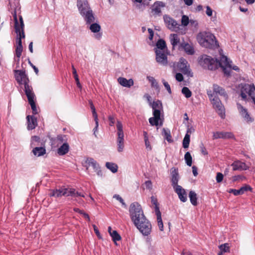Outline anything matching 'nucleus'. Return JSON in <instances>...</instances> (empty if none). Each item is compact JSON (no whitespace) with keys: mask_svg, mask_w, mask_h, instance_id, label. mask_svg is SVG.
Listing matches in <instances>:
<instances>
[{"mask_svg":"<svg viewBox=\"0 0 255 255\" xmlns=\"http://www.w3.org/2000/svg\"><path fill=\"white\" fill-rule=\"evenodd\" d=\"M129 213L134 226L143 236H148L151 232L152 226L146 218L141 205L137 202L130 205Z\"/></svg>","mask_w":255,"mask_h":255,"instance_id":"1","label":"nucleus"},{"mask_svg":"<svg viewBox=\"0 0 255 255\" xmlns=\"http://www.w3.org/2000/svg\"><path fill=\"white\" fill-rule=\"evenodd\" d=\"M220 60L214 59L210 56L207 55L202 56L199 60V64L204 69L214 70L220 67L222 68L225 74L229 76V71L226 67H231L228 61V58L223 54V50H219Z\"/></svg>","mask_w":255,"mask_h":255,"instance_id":"2","label":"nucleus"},{"mask_svg":"<svg viewBox=\"0 0 255 255\" xmlns=\"http://www.w3.org/2000/svg\"><path fill=\"white\" fill-rule=\"evenodd\" d=\"M197 40L201 46L206 48L213 49L219 47L215 36L212 33H198Z\"/></svg>","mask_w":255,"mask_h":255,"instance_id":"3","label":"nucleus"},{"mask_svg":"<svg viewBox=\"0 0 255 255\" xmlns=\"http://www.w3.org/2000/svg\"><path fill=\"white\" fill-rule=\"evenodd\" d=\"M77 5L80 13L84 17L87 23H91L94 21L93 11L87 0H78Z\"/></svg>","mask_w":255,"mask_h":255,"instance_id":"4","label":"nucleus"},{"mask_svg":"<svg viewBox=\"0 0 255 255\" xmlns=\"http://www.w3.org/2000/svg\"><path fill=\"white\" fill-rule=\"evenodd\" d=\"M14 76L17 82L21 86H23L25 94L33 92V88L30 84V81L25 70H15ZM22 88V87H21Z\"/></svg>","mask_w":255,"mask_h":255,"instance_id":"5","label":"nucleus"},{"mask_svg":"<svg viewBox=\"0 0 255 255\" xmlns=\"http://www.w3.org/2000/svg\"><path fill=\"white\" fill-rule=\"evenodd\" d=\"M207 95L213 104L214 108L221 118L224 119L225 116V108L218 97L215 95L214 94H212L211 91H208Z\"/></svg>","mask_w":255,"mask_h":255,"instance_id":"6","label":"nucleus"},{"mask_svg":"<svg viewBox=\"0 0 255 255\" xmlns=\"http://www.w3.org/2000/svg\"><path fill=\"white\" fill-rule=\"evenodd\" d=\"M255 93V87L254 84H244L242 85L240 96L242 100L247 101L248 100L247 94L250 97Z\"/></svg>","mask_w":255,"mask_h":255,"instance_id":"7","label":"nucleus"},{"mask_svg":"<svg viewBox=\"0 0 255 255\" xmlns=\"http://www.w3.org/2000/svg\"><path fill=\"white\" fill-rule=\"evenodd\" d=\"M177 67L179 71L183 73L185 75L192 77L193 74L190 69V66L188 61L183 58H181L178 62Z\"/></svg>","mask_w":255,"mask_h":255,"instance_id":"8","label":"nucleus"},{"mask_svg":"<svg viewBox=\"0 0 255 255\" xmlns=\"http://www.w3.org/2000/svg\"><path fill=\"white\" fill-rule=\"evenodd\" d=\"M11 14L13 15L14 20V28L15 30V32H24V25L22 16L20 15L19 16V20H18L15 9H14L13 11H11Z\"/></svg>","mask_w":255,"mask_h":255,"instance_id":"9","label":"nucleus"},{"mask_svg":"<svg viewBox=\"0 0 255 255\" xmlns=\"http://www.w3.org/2000/svg\"><path fill=\"white\" fill-rule=\"evenodd\" d=\"M234 139V135L231 132L216 131L213 132V139Z\"/></svg>","mask_w":255,"mask_h":255,"instance_id":"10","label":"nucleus"},{"mask_svg":"<svg viewBox=\"0 0 255 255\" xmlns=\"http://www.w3.org/2000/svg\"><path fill=\"white\" fill-rule=\"evenodd\" d=\"M29 104H30L33 115H36L38 113V110L36 107V105L35 102V95L34 92H32L28 94H25Z\"/></svg>","mask_w":255,"mask_h":255,"instance_id":"11","label":"nucleus"},{"mask_svg":"<svg viewBox=\"0 0 255 255\" xmlns=\"http://www.w3.org/2000/svg\"><path fill=\"white\" fill-rule=\"evenodd\" d=\"M68 188L61 187L59 189L51 190L49 193L50 197L58 198L62 196H68Z\"/></svg>","mask_w":255,"mask_h":255,"instance_id":"12","label":"nucleus"},{"mask_svg":"<svg viewBox=\"0 0 255 255\" xmlns=\"http://www.w3.org/2000/svg\"><path fill=\"white\" fill-rule=\"evenodd\" d=\"M156 61L162 65L167 64V55L165 51L155 50Z\"/></svg>","mask_w":255,"mask_h":255,"instance_id":"13","label":"nucleus"},{"mask_svg":"<svg viewBox=\"0 0 255 255\" xmlns=\"http://www.w3.org/2000/svg\"><path fill=\"white\" fill-rule=\"evenodd\" d=\"M237 106L240 115L247 122H253L254 119L250 117L247 109L244 108L239 103H237Z\"/></svg>","mask_w":255,"mask_h":255,"instance_id":"14","label":"nucleus"},{"mask_svg":"<svg viewBox=\"0 0 255 255\" xmlns=\"http://www.w3.org/2000/svg\"><path fill=\"white\" fill-rule=\"evenodd\" d=\"M153 117L149 119V123L152 126L161 127L163 125V120L161 118V114H153Z\"/></svg>","mask_w":255,"mask_h":255,"instance_id":"15","label":"nucleus"},{"mask_svg":"<svg viewBox=\"0 0 255 255\" xmlns=\"http://www.w3.org/2000/svg\"><path fill=\"white\" fill-rule=\"evenodd\" d=\"M164 20L168 28L171 30H174L179 26L176 20L168 15L164 16Z\"/></svg>","mask_w":255,"mask_h":255,"instance_id":"16","label":"nucleus"},{"mask_svg":"<svg viewBox=\"0 0 255 255\" xmlns=\"http://www.w3.org/2000/svg\"><path fill=\"white\" fill-rule=\"evenodd\" d=\"M172 170L171 182V185L174 189L178 186H180V185H178V182L180 177L177 169L173 168L172 169Z\"/></svg>","mask_w":255,"mask_h":255,"instance_id":"17","label":"nucleus"},{"mask_svg":"<svg viewBox=\"0 0 255 255\" xmlns=\"http://www.w3.org/2000/svg\"><path fill=\"white\" fill-rule=\"evenodd\" d=\"M175 192L177 194L179 199L183 202L187 201V194L185 190L182 186H178L174 188Z\"/></svg>","mask_w":255,"mask_h":255,"instance_id":"18","label":"nucleus"},{"mask_svg":"<svg viewBox=\"0 0 255 255\" xmlns=\"http://www.w3.org/2000/svg\"><path fill=\"white\" fill-rule=\"evenodd\" d=\"M27 121V129L28 130H32L34 129L37 125V118L32 116H27L26 117Z\"/></svg>","mask_w":255,"mask_h":255,"instance_id":"19","label":"nucleus"},{"mask_svg":"<svg viewBox=\"0 0 255 255\" xmlns=\"http://www.w3.org/2000/svg\"><path fill=\"white\" fill-rule=\"evenodd\" d=\"M180 47L183 49L185 52L188 55H192L195 53V49L192 44L183 42L181 44Z\"/></svg>","mask_w":255,"mask_h":255,"instance_id":"20","label":"nucleus"},{"mask_svg":"<svg viewBox=\"0 0 255 255\" xmlns=\"http://www.w3.org/2000/svg\"><path fill=\"white\" fill-rule=\"evenodd\" d=\"M231 166H233L234 171L236 170H246L248 169V166L244 162L239 160L234 161Z\"/></svg>","mask_w":255,"mask_h":255,"instance_id":"21","label":"nucleus"},{"mask_svg":"<svg viewBox=\"0 0 255 255\" xmlns=\"http://www.w3.org/2000/svg\"><path fill=\"white\" fill-rule=\"evenodd\" d=\"M117 129L118 138L117 140H124V133L123 130V125L120 121H117Z\"/></svg>","mask_w":255,"mask_h":255,"instance_id":"22","label":"nucleus"},{"mask_svg":"<svg viewBox=\"0 0 255 255\" xmlns=\"http://www.w3.org/2000/svg\"><path fill=\"white\" fill-rule=\"evenodd\" d=\"M151 105L153 114H161V111L162 110V105L161 101L159 100L154 101Z\"/></svg>","mask_w":255,"mask_h":255,"instance_id":"23","label":"nucleus"},{"mask_svg":"<svg viewBox=\"0 0 255 255\" xmlns=\"http://www.w3.org/2000/svg\"><path fill=\"white\" fill-rule=\"evenodd\" d=\"M86 162L93 167L95 171L96 172L98 175L101 174V171L100 169L99 164L92 158H88L86 160Z\"/></svg>","mask_w":255,"mask_h":255,"instance_id":"24","label":"nucleus"},{"mask_svg":"<svg viewBox=\"0 0 255 255\" xmlns=\"http://www.w3.org/2000/svg\"><path fill=\"white\" fill-rule=\"evenodd\" d=\"M118 81L120 85L125 87L129 88L133 85L134 82L132 79L127 80L125 78L119 77L118 79Z\"/></svg>","mask_w":255,"mask_h":255,"instance_id":"25","label":"nucleus"},{"mask_svg":"<svg viewBox=\"0 0 255 255\" xmlns=\"http://www.w3.org/2000/svg\"><path fill=\"white\" fill-rule=\"evenodd\" d=\"M108 232L112 237L113 242L116 245H117V242L121 240V236L118 234L117 231L113 230L111 227H108Z\"/></svg>","mask_w":255,"mask_h":255,"instance_id":"26","label":"nucleus"},{"mask_svg":"<svg viewBox=\"0 0 255 255\" xmlns=\"http://www.w3.org/2000/svg\"><path fill=\"white\" fill-rule=\"evenodd\" d=\"M180 33H172L170 35V40L173 47L178 45L180 43L179 34Z\"/></svg>","mask_w":255,"mask_h":255,"instance_id":"27","label":"nucleus"},{"mask_svg":"<svg viewBox=\"0 0 255 255\" xmlns=\"http://www.w3.org/2000/svg\"><path fill=\"white\" fill-rule=\"evenodd\" d=\"M69 150V146L67 142H64L58 148L57 153L59 155H63L68 152Z\"/></svg>","mask_w":255,"mask_h":255,"instance_id":"28","label":"nucleus"},{"mask_svg":"<svg viewBox=\"0 0 255 255\" xmlns=\"http://www.w3.org/2000/svg\"><path fill=\"white\" fill-rule=\"evenodd\" d=\"M163 6V3L161 1L155 2L152 6V12L154 14H158L161 12V7Z\"/></svg>","mask_w":255,"mask_h":255,"instance_id":"29","label":"nucleus"},{"mask_svg":"<svg viewBox=\"0 0 255 255\" xmlns=\"http://www.w3.org/2000/svg\"><path fill=\"white\" fill-rule=\"evenodd\" d=\"M156 47L155 48V50H161V51H166V43L164 40L163 39H159L156 44Z\"/></svg>","mask_w":255,"mask_h":255,"instance_id":"30","label":"nucleus"},{"mask_svg":"<svg viewBox=\"0 0 255 255\" xmlns=\"http://www.w3.org/2000/svg\"><path fill=\"white\" fill-rule=\"evenodd\" d=\"M34 155L37 156L43 155L46 153V149L43 147H35L32 150Z\"/></svg>","mask_w":255,"mask_h":255,"instance_id":"31","label":"nucleus"},{"mask_svg":"<svg viewBox=\"0 0 255 255\" xmlns=\"http://www.w3.org/2000/svg\"><path fill=\"white\" fill-rule=\"evenodd\" d=\"M68 196H72L73 197H85L84 194L76 191L74 188H68Z\"/></svg>","mask_w":255,"mask_h":255,"instance_id":"32","label":"nucleus"},{"mask_svg":"<svg viewBox=\"0 0 255 255\" xmlns=\"http://www.w3.org/2000/svg\"><path fill=\"white\" fill-rule=\"evenodd\" d=\"M215 95L219 94L220 95H225V90L221 87L218 86L217 84L213 85V93Z\"/></svg>","mask_w":255,"mask_h":255,"instance_id":"33","label":"nucleus"},{"mask_svg":"<svg viewBox=\"0 0 255 255\" xmlns=\"http://www.w3.org/2000/svg\"><path fill=\"white\" fill-rule=\"evenodd\" d=\"M162 134L164 138L167 140V141L169 142H171L173 141L172 139V137L170 134V131L168 129L163 128L162 131Z\"/></svg>","mask_w":255,"mask_h":255,"instance_id":"34","label":"nucleus"},{"mask_svg":"<svg viewBox=\"0 0 255 255\" xmlns=\"http://www.w3.org/2000/svg\"><path fill=\"white\" fill-rule=\"evenodd\" d=\"M157 213H155L157 216V222L158 228L161 231H163V224L161 218V214L160 210H157Z\"/></svg>","mask_w":255,"mask_h":255,"instance_id":"35","label":"nucleus"},{"mask_svg":"<svg viewBox=\"0 0 255 255\" xmlns=\"http://www.w3.org/2000/svg\"><path fill=\"white\" fill-rule=\"evenodd\" d=\"M189 197L191 204L194 206H196L197 205V197L196 193L193 191H190L189 194Z\"/></svg>","mask_w":255,"mask_h":255,"instance_id":"36","label":"nucleus"},{"mask_svg":"<svg viewBox=\"0 0 255 255\" xmlns=\"http://www.w3.org/2000/svg\"><path fill=\"white\" fill-rule=\"evenodd\" d=\"M106 166L113 173H116L118 170V165L114 163L108 162L106 163Z\"/></svg>","mask_w":255,"mask_h":255,"instance_id":"37","label":"nucleus"},{"mask_svg":"<svg viewBox=\"0 0 255 255\" xmlns=\"http://www.w3.org/2000/svg\"><path fill=\"white\" fill-rule=\"evenodd\" d=\"M195 22H196V24H197L196 21H194L192 20H190L189 21L188 17L185 15H183L182 16L181 23L184 26H187L189 23H190L191 24H193Z\"/></svg>","mask_w":255,"mask_h":255,"instance_id":"38","label":"nucleus"},{"mask_svg":"<svg viewBox=\"0 0 255 255\" xmlns=\"http://www.w3.org/2000/svg\"><path fill=\"white\" fill-rule=\"evenodd\" d=\"M72 69L73 70V74L74 75V79L76 81L77 86L79 88L81 89L82 85L80 83L78 75L77 74L76 70L73 65L72 66Z\"/></svg>","mask_w":255,"mask_h":255,"instance_id":"39","label":"nucleus"},{"mask_svg":"<svg viewBox=\"0 0 255 255\" xmlns=\"http://www.w3.org/2000/svg\"><path fill=\"white\" fill-rule=\"evenodd\" d=\"M184 159L187 165L189 166H191L192 163V157L189 152H187L185 154Z\"/></svg>","mask_w":255,"mask_h":255,"instance_id":"40","label":"nucleus"},{"mask_svg":"<svg viewBox=\"0 0 255 255\" xmlns=\"http://www.w3.org/2000/svg\"><path fill=\"white\" fill-rule=\"evenodd\" d=\"M190 135L188 133V132L185 134L182 142L183 147L184 148H187L189 147V143H190Z\"/></svg>","mask_w":255,"mask_h":255,"instance_id":"41","label":"nucleus"},{"mask_svg":"<svg viewBox=\"0 0 255 255\" xmlns=\"http://www.w3.org/2000/svg\"><path fill=\"white\" fill-rule=\"evenodd\" d=\"M147 79L151 83V86L155 88L156 89H159V86L157 82L154 77L151 76H147Z\"/></svg>","mask_w":255,"mask_h":255,"instance_id":"42","label":"nucleus"},{"mask_svg":"<svg viewBox=\"0 0 255 255\" xmlns=\"http://www.w3.org/2000/svg\"><path fill=\"white\" fill-rule=\"evenodd\" d=\"M182 93L186 98H189L192 96V92L189 89L186 87H184L182 89Z\"/></svg>","mask_w":255,"mask_h":255,"instance_id":"43","label":"nucleus"},{"mask_svg":"<svg viewBox=\"0 0 255 255\" xmlns=\"http://www.w3.org/2000/svg\"><path fill=\"white\" fill-rule=\"evenodd\" d=\"M151 202L152 204L154 206L155 212V213H157V210L158 209V210H160L158 207L157 199L154 196H152L151 197Z\"/></svg>","mask_w":255,"mask_h":255,"instance_id":"44","label":"nucleus"},{"mask_svg":"<svg viewBox=\"0 0 255 255\" xmlns=\"http://www.w3.org/2000/svg\"><path fill=\"white\" fill-rule=\"evenodd\" d=\"M90 29L91 32H99L101 30V26L96 23H93L90 25Z\"/></svg>","mask_w":255,"mask_h":255,"instance_id":"45","label":"nucleus"},{"mask_svg":"<svg viewBox=\"0 0 255 255\" xmlns=\"http://www.w3.org/2000/svg\"><path fill=\"white\" fill-rule=\"evenodd\" d=\"M117 150L118 152H122L124 148V140H117Z\"/></svg>","mask_w":255,"mask_h":255,"instance_id":"46","label":"nucleus"},{"mask_svg":"<svg viewBox=\"0 0 255 255\" xmlns=\"http://www.w3.org/2000/svg\"><path fill=\"white\" fill-rule=\"evenodd\" d=\"M232 179L233 182L237 181L240 182L245 180L246 179V177L243 175H238L233 176Z\"/></svg>","mask_w":255,"mask_h":255,"instance_id":"47","label":"nucleus"},{"mask_svg":"<svg viewBox=\"0 0 255 255\" xmlns=\"http://www.w3.org/2000/svg\"><path fill=\"white\" fill-rule=\"evenodd\" d=\"M219 249L224 253L229 252V247L228 244H224L219 246Z\"/></svg>","mask_w":255,"mask_h":255,"instance_id":"48","label":"nucleus"},{"mask_svg":"<svg viewBox=\"0 0 255 255\" xmlns=\"http://www.w3.org/2000/svg\"><path fill=\"white\" fill-rule=\"evenodd\" d=\"M252 188L250 185H245V186L242 187L240 190L242 193V194H243L245 193V192L248 191H251Z\"/></svg>","mask_w":255,"mask_h":255,"instance_id":"49","label":"nucleus"},{"mask_svg":"<svg viewBox=\"0 0 255 255\" xmlns=\"http://www.w3.org/2000/svg\"><path fill=\"white\" fill-rule=\"evenodd\" d=\"M108 120L109 121V126H113L115 123V116L114 115H110L108 117Z\"/></svg>","mask_w":255,"mask_h":255,"instance_id":"50","label":"nucleus"},{"mask_svg":"<svg viewBox=\"0 0 255 255\" xmlns=\"http://www.w3.org/2000/svg\"><path fill=\"white\" fill-rule=\"evenodd\" d=\"M16 55L18 58H19L21 55L22 51V46H17L16 48Z\"/></svg>","mask_w":255,"mask_h":255,"instance_id":"51","label":"nucleus"},{"mask_svg":"<svg viewBox=\"0 0 255 255\" xmlns=\"http://www.w3.org/2000/svg\"><path fill=\"white\" fill-rule=\"evenodd\" d=\"M162 83H163V85L164 86L165 88H166V89L169 93V94H171V90L170 88V86L169 85V84L168 83V82L165 81V80L164 79H163L162 80Z\"/></svg>","mask_w":255,"mask_h":255,"instance_id":"52","label":"nucleus"},{"mask_svg":"<svg viewBox=\"0 0 255 255\" xmlns=\"http://www.w3.org/2000/svg\"><path fill=\"white\" fill-rule=\"evenodd\" d=\"M223 174L220 172H218L216 175V181L217 183L221 182L223 180Z\"/></svg>","mask_w":255,"mask_h":255,"instance_id":"53","label":"nucleus"},{"mask_svg":"<svg viewBox=\"0 0 255 255\" xmlns=\"http://www.w3.org/2000/svg\"><path fill=\"white\" fill-rule=\"evenodd\" d=\"M228 192L229 193H233L235 196L242 195L240 189L237 190V189H230L228 191Z\"/></svg>","mask_w":255,"mask_h":255,"instance_id":"54","label":"nucleus"},{"mask_svg":"<svg viewBox=\"0 0 255 255\" xmlns=\"http://www.w3.org/2000/svg\"><path fill=\"white\" fill-rule=\"evenodd\" d=\"M228 61L229 62V64L231 66V67H226V68L227 69V70L230 71V73H231V69H232L236 71H239L240 69L237 66H234L233 67H232L231 65V63L232 62L228 59Z\"/></svg>","mask_w":255,"mask_h":255,"instance_id":"55","label":"nucleus"},{"mask_svg":"<svg viewBox=\"0 0 255 255\" xmlns=\"http://www.w3.org/2000/svg\"><path fill=\"white\" fill-rule=\"evenodd\" d=\"M114 198H115L116 199L119 200L122 204V205L123 206H124L125 207L126 206V204L125 203L124 200L122 199V198L120 195H115L114 196Z\"/></svg>","mask_w":255,"mask_h":255,"instance_id":"56","label":"nucleus"},{"mask_svg":"<svg viewBox=\"0 0 255 255\" xmlns=\"http://www.w3.org/2000/svg\"><path fill=\"white\" fill-rule=\"evenodd\" d=\"M102 33H93L92 36L96 40H100L102 36Z\"/></svg>","mask_w":255,"mask_h":255,"instance_id":"57","label":"nucleus"},{"mask_svg":"<svg viewBox=\"0 0 255 255\" xmlns=\"http://www.w3.org/2000/svg\"><path fill=\"white\" fill-rule=\"evenodd\" d=\"M65 135H58L56 137V140L59 142V143H62L64 141Z\"/></svg>","mask_w":255,"mask_h":255,"instance_id":"58","label":"nucleus"},{"mask_svg":"<svg viewBox=\"0 0 255 255\" xmlns=\"http://www.w3.org/2000/svg\"><path fill=\"white\" fill-rule=\"evenodd\" d=\"M175 78L177 81L179 82H181L183 80V77L182 74L178 73H177L175 75Z\"/></svg>","mask_w":255,"mask_h":255,"instance_id":"59","label":"nucleus"},{"mask_svg":"<svg viewBox=\"0 0 255 255\" xmlns=\"http://www.w3.org/2000/svg\"><path fill=\"white\" fill-rule=\"evenodd\" d=\"M31 140H32L31 144H33L34 145H35L34 142H39L40 137L38 136H33L31 137Z\"/></svg>","mask_w":255,"mask_h":255,"instance_id":"60","label":"nucleus"},{"mask_svg":"<svg viewBox=\"0 0 255 255\" xmlns=\"http://www.w3.org/2000/svg\"><path fill=\"white\" fill-rule=\"evenodd\" d=\"M212 12L213 10L209 6H207L206 11V14L209 16H211L212 15Z\"/></svg>","mask_w":255,"mask_h":255,"instance_id":"61","label":"nucleus"},{"mask_svg":"<svg viewBox=\"0 0 255 255\" xmlns=\"http://www.w3.org/2000/svg\"><path fill=\"white\" fill-rule=\"evenodd\" d=\"M91 110H92L93 116L94 118V121H95V122H97V121H98V115L96 111V109L95 108L93 109H91Z\"/></svg>","mask_w":255,"mask_h":255,"instance_id":"62","label":"nucleus"},{"mask_svg":"<svg viewBox=\"0 0 255 255\" xmlns=\"http://www.w3.org/2000/svg\"><path fill=\"white\" fill-rule=\"evenodd\" d=\"M200 148L202 154L204 155H206L208 154V151L205 147L203 145H202V146H200Z\"/></svg>","mask_w":255,"mask_h":255,"instance_id":"63","label":"nucleus"},{"mask_svg":"<svg viewBox=\"0 0 255 255\" xmlns=\"http://www.w3.org/2000/svg\"><path fill=\"white\" fill-rule=\"evenodd\" d=\"M28 63L33 69L36 74L38 75L39 72L38 68L35 66H34L30 61H28Z\"/></svg>","mask_w":255,"mask_h":255,"instance_id":"64","label":"nucleus"}]
</instances>
